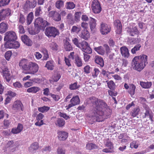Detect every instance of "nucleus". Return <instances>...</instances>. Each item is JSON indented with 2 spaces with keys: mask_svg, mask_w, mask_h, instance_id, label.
<instances>
[{
  "mask_svg": "<svg viewBox=\"0 0 154 154\" xmlns=\"http://www.w3.org/2000/svg\"><path fill=\"white\" fill-rule=\"evenodd\" d=\"M60 77L61 75L60 74L57 72L55 73L52 76L53 79L50 80V82L51 83H52L53 82H57L59 80Z\"/></svg>",
  "mask_w": 154,
  "mask_h": 154,
  "instance_id": "obj_29",
  "label": "nucleus"
},
{
  "mask_svg": "<svg viewBox=\"0 0 154 154\" xmlns=\"http://www.w3.org/2000/svg\"><path fill=\"white\" fill-rule=\"evenodd\" d=\"M57 154H65V151L62 148L59 147L57 149Z\"/></svg>",
  "mask_w": 154,
  "mask_h": 154,
  "instance_id": "obj_60",
  "label": "nucleus"
},
{
  "mask_svg": "<svg viewBox=\"0 0 154 154\" xmlns=\"http://www.w3.org/2000/svg\"><path fill=\"white\" fill-rule=\"evenodd\" d=\"M98 147V146L96 144L92 143H88L86 145V149L89 150L97 149Z\"/></svg>",
  "mask_w": 154,
  "mask_h": 154,
  "instance_id": "obj_33",
  "label": "nucleus"
},
{
  "mask_svg": "<svg viewBox=\"0 0 154 154\" xmlns=\"http://www.w3.org/2000/svg\"><path fill=\"white\" fill-rule=\"evenodd\" d=\"M44 56L43 57V59L44 60H46L49 58V55L48 52L46 50H45L43 51Z\"/></svg>",
  "mask_w": 154,
  "mask_h": 154,
  "instance_id": "obj_57",
  "label": "nucleus"
},
{
  "mask_svg": "<svg viewBox=\"0 0 154 154\" xmlns=\"http://www.w3.org/2000/svg\"><path fill=\"white\" fill-rule=\"evenodd\" d=\"M39 147V145L37 142H35L32 143L30 146L29 148V151L32 153H34L35 152L36 150Z\"/></svg>",
  "mask_w": 154,
  "mask_h": 154,
  "instance_id": "obj_19",
  "label": "nucleus"
},
{
  "mask_svg": "<svg viewBox=\"0 0 154 154\" xmlns=\"http://www.w3.org/2000/svg\"><path fill=\"white\" fill-rule=\"evenodd\" d=\"M105 146L109 147L110 149H113V144L110 141H109V139H107L106 141V142L105 143Z\"/></svg>",
  "mask_w": 154,
  "mask_h": 154,
  "instance_id": "obj_49",
  "label": "nucleus"
},
{
  "mask_svg": "<svg viewBox=\"0 0 154 154\" xmlns=\"http://www.w3.org/2000/svg\"><path fill=\"white\" fill-rule=\"evenodd\" d=\"M81 28L80 26H73L71 30L72 32H75L78 34L80 31Z\"/></svg>",
  "mask_w": 154,
  "mask_h": 154,
  "instance_id": "obj_45",
  "label": "nucleus"
},
{
  "mask_svg": "<svg viewBox=\"0 0 154 154\" xmlns=\"http://www.w3.org/2000/svg\"><path fill=\"white\" fill-rule=\"evenodd\" d=\"M88 44L87 42V44H84L83 47H81L82 51L88 54H91L92 52V50L91 48L88 45Z\"/></svg>",
  "mask_w": 154,
  "mask_h": 154,
  "instance_id": "obj_25",
  "label": "nucleus"
},
{
  "mask_svg": "<svg viewBox=\"0 0 154 154\" xmlns=\"http://www.w3.org/2000/svg\"><path fill=\"white\" fill-rule=\"evenodd\" d=\"M91 69V67L88 65H87L84 68V72L87 74L90 72V70Z\"/></svg>",
  "mask_w": 154,
  "mask_h": 154,
  "instance_id": "obj_56",
  "label": "nucleus"
},
{
  "mask_svg": "<svg viewBox=\"0 0 154 154\" xmlns=\"http://www.w3.org/2000/svg\"><path fill=\"white\" fill-rule=\"evenodd\" d=\"M29 33L31 35H35L39 33L40 31L38 29H36V27L35 26V28L34 31L32 30H29Z\"/></svg>",
  "mask_w": 154,
  "mask_h": 154,
  "instance_id": "obj_54",
  "label": "nucleus"
},
{
  "mask_svg": "<svg viewBox=\"0 0 154 154\" xmlns=\"http://www.w3.org/2000/svg\"><path fill=\"white\" fill-rule=\"evenodd\" d=\"M81 14L82 12H78L75 13V20L76 21H78L80 20Z\"/></svg>",
  "mask_w": 154,
  "mask_h": 154,
  "instance_id": "obj_53",
  "label": "nucleus"
},
{
  "mask_svg": "<svg viewBox=\"0 0 154 154\" xmlns=\"http://www.w3.org/2000/svg\"><path fill=\"white\" fill-rule=\"evenodd\" d=\"M49 24L46 20H44L40 17L37 18L34 23L35 26L36 27V29H38L39 31L40 30H44L45 27Z\"/></svg>",
  "mask_w": 154,
  "mask_h": 154,
  "instance_id": "obj_3",
  "label": "nucleus"
},
{
  "mask_svg": "<svg viewBox=\"0 0 154 154\" xmlns=\"http://www.w3.org/2000/svg\"><path fill=\"white\" fill-rule=\"evenodd\" d=\"M89 33L87 29H84L79 33V35L80 37L86 40L89 37Z\"/></svg>",
  "mask_w": 154,
  "mask_h": 154,
  "instance_id": "obj_15",
  "label": "nucleus"
},
{
  "mask_svg": "<svg viewBox=\"0 0 154 154\" xmlns=\"http://www.w3.org/2000/svg\"><path fill=\"white\" fill-rule=\"evenodd\" d=\"M10 122L8 120H5L4 121V125L5 128L9 127L10 125Z\"/></svg>",
  "mask_w": 154,
  "mask_h": 154,
  "instance_id": "obj_64",
  "label": "nucleus"
},
{
  "mask_svg": "<svg viewBox=\"0 0 154 154\" xmlns=\"http://www.w3.org/2000/svg\"><path fill=\"white\" fill-rule=\"evenodd\" d=\"M40 90V88L37 87H32L28 88L27 91L28 92L32 93H36Z\"/></svg>",
  "mask_w": 154,
  "mask_h": 154,
  "instance_id": "obj_37",
  "label": "nucleus"
},
{
  "mask_svg": "<svg viewBox=\"0 0 154 154\" xmlns=\"http://www.w3.org/2000/svg\"><path fill=\"white\" fill-rule=\"evenodd\" d=\"M141 48V45L140 44H138L135 45L131 50V52L133 54H136L137 52L140 50Z\"/></svg>",
  "mask_w": 154,
  "mask_h": 154,
  "instance_id": "obj_32",
  "label": "nucleus"
},
{
  "mask_svg": "<svg viewBox=\"0 0 154 154\" xmlns=\"http://www.w3.org/2000/svg\"><path fill=\"white\" fill-rule=\"evenodd\" d=\"M94 50L100 54L103 55L105 53V51L101 46L95 47Z\"/></svg>",
  "mask_w": 154,
  "mask_h": 154,
  "instance_id": "obj_34",
  "label": "nucleus"
},
{
  "mask_svg": "<svg viewBox=\"0 0 154 154\" xmlns=\"http://www.w3.org/2000/svg\"><path fill=\"white\" fill-rule=\"evenodd\" d=\"M53 19L56 21H60L61 20L60 14L57 12H55V14Z\"/></svg>",
  "mask_w": 154,
  "mask_h": 154,
  "instance_id": "obj_48",
  "label": "nucleus"
},
{
  "mask_svg": "<svg viewBox=\"0 0 154 154\" xmlns=\"http://www.w3.org/2000/svg\"><path fill=\"white\" fill-rule=\"evenodd\" d=\"M75 64L77 66L80 67L82 65V60L78 56L75 57Z\"/></svg>",
  "mask_w": 154,
  "mask_h": 154,
  "instance_id": "obj_38",
  "label": "nucleus"
},
{
  "mask_svg": "<svg viewBox=\"0 0 154 154\" xmlns=\"http://www.w3.org/2000/svg\"><path fill=\"white\" fill-rule=\"evenodd\" d=\"M11 55V51H9L5 53V57L7 60H9L10 59Z\"/></svg>",
  "mask_w": 154,
  "mask_h": 154,
  "instance_id": "obj_51",
  "label": "nucleus"
},
{
  "mask_svg": "<svg viewBox=\"0 0 154 154\" xmlns=\"http://www.w3.org/2000/svg\"><path fill=\"white\" fill-rule=\"evenodd\" d=\"M127 31L130 35L133 36L135 35H138L139 33L136 27H132L131 29H128Z\"/></svg>",
  "mask_w": 154,
  "mask_h": 154,
  "instance_id": "obj_21",
  "label": "nucleus"
},
{
  "mask_svg": "<svg viewBox=\"0 0 154 154\" xmlns=\"http://www.w3.org/2000/svg\"><path fill=\"white\" fill-rule=\"evenodd\" d=\"M7 147L12 148L11 149V151L13 152L16 150V148L17 146L16 142H14L13 140L9 141L6 145Z\"/></svg>",
  "mask_w": 154,
  "mask_h": 154,
  "instance_id": "obj_17",
  "label": "nucleus"
},
{
  "mask_svg": "<svg viewBox=\"0 0 154 154\" xmlns=\"http://www.w3.org/2000/svg\"><path fill=\"white\" fill-rule=\"evenodd\" d=\"M11 14V10L8 8L3 9L0 11V22L5 20L7 17Z\"/></svg>",
  "mask_w": 154,
  "mask_h": 154,
  "instance_id": "obj_11",
  "label": "nucleus"
},
{
  "mask_svg": "<svg viewBox=\"0 0 154 154\" xmlns=\"http://www.w3.org/2000/svg\"><path fill=\"white\" fill-rule=\"evenodd\" d=\"M93 12L95 14H99L102 10V8L99 2L97 0H94L91 4Z\"/></svg>",
  "mask_w": 154,
  "mask_h": 154,
  "instance_id": "obj_6",
  "label": "nucleus"
},
{
  "mask_svg": "<svg viewBox=\"0 0 154 154\" xmlns=\"http://www.w3.org/2000/svg\"><path fill=\"white\" fill-rule=\"evenodd\" d=\"M108 86L111 90L113 91L115 90L116 85L114 82L112 80L109 81L107 83Z\"/></svg>",
  "mask_w": 154,
  "mask_h": 154,
  "instance_id": "obj_47",
  "label": "nucleus"
},
{
  "mask_svg": "<svg viewBox=\"0 0 154 154\" xmlns=\"http://www.w3.org/2000/svg\"><path fill=\"white\" fill-rule=\"evenodd\" d=\"M64 48L65 50L67 51H70L72 49L71 45L67 40L64 43Z\"/></svg>",
  "mask_w": 154,
  "mask_h": 154,
  "instance_id": "obj_35",
  "label": "nucleus"
},
{
  "mask_svg": "<svg viewBox=\"0 0 154 154\" xmlns=\"http://www.w3.org/2000/svg\"><path fill=\"white\" fill-rule=\"evenodd\" d=\"M19 29V32L20 33H24L25 32V30L23 26L21 25H20L18 28Z\"/></svg>",
  "mask_w": 154,
  "mask_h": 154,
  "instance_id": "obj_62",
  "label": "nucleus"
},
{
  "mask_svg": "<svg viewBox=\"0 0 154 154\" xmlns=\"http://www.w3.org/2000/svg\"><path fill=\"white\" fill-rule=\"evenodd\" d=\"M8 28V25L6 23L2 22L0 23V33L3 34L6 32Z\"/></svg>",
  "mask_w": 154,
  "mask_h": 154,
  "instance_id": "obj_22",
  "label": "nucleus"
},
{
  "mask_svg": "<svg viewBox=\"0 0 154 154\" xmlns=\"http://www.w3.org/2000/svg\"><path fill=\"white\" fill-rule=\"evenodd\" d=\"M135 89L136 87L134 85L132 84L130 85L129 93L130 94L131 97L134 95L135 93Z\"/></svg>",
  "mask_w": 154,
  "mask_h": 154,
  "instance_id": "obj_41",
  "label": "nucleus"
},
{
  "mask_svg": "<svg viewBox=\"0 0 154 154\" xmlns=\"http://www.w3.org/2000/svg\"><path fill=\"white\" fill-rule=\"evenodd\" d=\"M94 62L101 67H103L104 65L103 60L102 58L98 56H95L94 58Z\"/></svg>",
  "mask_w": 154,
  "mask_h": 154,
  "instance_id": "obj_20",
  "label": "nucleus"
},
{
  "mask_svg": "<svg viewBox=\"0 0 154 154\" xmlns=\"http://www.w3.org/2000/svg\"><path fill=\"white\" fill-rule=\"evenodd\" d=\"M120 51L123 57L128 58L129 56L128 50L126 47L123 46L121 47Z\"/></svg>",
  "mask_w": 154,
  "mask_h": 154,
  "instance_id": "obj_14",
  "label": "nucleus"
},
{
  "mask_svg": "<svg viewBox=\"0 0 154 154\" xmlns=\"http://www.w3.org/2000/svg\"><path fill=\"white\" fill-rule=\"evenodd\" d=\"M25 22V19L23 15L21 14H20V17L19 22L20 23H23Z\"/></svg>",
  "mask_w": 154,
  "mask_h": 154,
  "instance_id": "obj_59",
  "label": "nucleus"
},
{
  "mask_svg": "<svg viewBox=\"0 0 154 154\" xmlns=\"http://www.w3.org/2000/svg\"><path fill=\"white\" fill-rule=\"evenodd\" d=\"M64 5V1L62 0L57 1L55 3L56 7L58 9H60L63 7Z\"/></svg>",
  "mask_w": 154,
  "mask_h": 154,
  "instance_id": "obj_44",
  "label": "nucleus"
},
{
  "mask_svg": "<svg viewBox=\"0 0 154 154\" xmlns=\"http://www.w3.org/2000/svg\"><path fill=\"white\" fill-rule=\"evenodd\" d=\"M67 19L69 24H72L74 23V20L71 14L69 13L67 14Z\"/></svg>",
  "mask_w": 154,
  "mask_h": 154,
  "instance_id": "obj_39",
  "label": "nucleus"
},
{
  "mask_svg": "<svg viewBox=\"0 0 154 154\" xmlns=\"http://www.w3.org/2000/svg\"><path fill=\"white\" fill-rule=\"evenodd\" d=\"M114 24L117 28L116 33L118 34H120L122 31V26L120 21L118 20H115L114 21Z\"/></svg>",
  "mask_w": 154,
  "mask_h": 154,
  "instance_id": "obj_18",
  "label": "nucleus"
},
{
  "mask_svg": "<svg viewBox=\"0 0 154 154\" xmlns=\"http://www.w3.org/2000/svg\"><path fill=\"white\" fill-rule=\"evenodd\" d=\"M140 109L139 107L137 106L133 109L130 113L131 116L133 117H136L138 115L140 112Z\"/></svg>",
  "mask_w": 154,
  "mask_h": 154,
  "instance_id": "obj_30",
  "label": "nucleus"
},
{
  "mask_svg": "<svg viewBox=\"0 0 154 154\" xmlns=\"http://www.w3.org/2000/svg\"><path fill=\"white\" fill-rule=\"evenodd\" d=\"M0 72L3 73V75L6 79L7 81L9 82L11 79L8 69L4 67H2L0 69Z\"/></svg>",
  "mask_w": 154,
  "mask_h": 154,
  "instance_id": "obj_12",
  "label": "nucleus"
},
{
  "mask_svg": "<svg viewBox=\"0 0 154 154\" xmlns=\"http://www.w3.org/2000/svg\"><path fill=\"white\" fill-rule=\"evenodd\" d=\"M13 85L14 86L15 88H21L22 87V85L21 84V83L19 82H16L13 84Z\"/></svg>",
  "mask_w": 154,
  "mask_h": 154,
  "instance_id": "obj_63",
  "label": "nucleus"
},
{
  "mask_svg": "<svg viewBox=\"0 0 154 154\" xmlns=\"http://www.w3.org/2000/svg\"><path fill=\"white\" fill-rule=\"evenodd\" d=\"M80 87L79 85H77V82H75L70 84L69 86V88L71 90H73L78 89Z\"/></svg>",
  "mask_w": 154,
  "mask_h": 154,
  "instance_id": "obj_43",
  "label": "nucleus"
},
{
  "mask_svg": "<svg viewBox=\"0 0 154 154\" xmlns=\"http://www.w3.org/2000/svg\"><path fill=\"white\" fill-rule=\"evenodd\" d=\"M34 18L32 12H30L27 15L26 18V23L27 25H29L32 22Z\"/></svg>",
  "mask_w": 154,
  "mask_h": 154,
  "instance_id": "obj_31",
  "label": "nucleus"
},
{
  "mask_svg": "<svg viewBox=\"0 0 154 154\" xmlns=\"http://www.w3.org/2000/svg\"><path fill=\"white\" fill-rule=\"evenodd\" d=\"M50 109V107L47 106H43L38 107V110L39 112L42 113L46 112L48 111Z\"/></svg>",
  "mask_w": 154,
  "mask_h": 154,
  "instance_id": "obj_46",
  "label": "nucleus"
},
{
  "mask_svg": "<svg viewBox=\"0 0 154 154\" xmlns=\"http://www.w3.org/2000/svg\"><path fill=\"white\" fill-rule=\"evenodd\" d=\"M75 5L72 2H68L66 3V8L67 9H71L74 8Z\"/></svg>",
  "mask_w": 154,
  "mask_h": 154,
  "instance_id": "obj_42",
  "label": "nucleus"
},
{
  "mask_svg": "<svg viewBox=\"0 0 154 154\" xmlns=\"http://www.w3.org/2000/svg\"><path fill=\"white\" fill-rule=\"evenodd\" d=\"M87 103L91 105L88 116L94 122H102L111 115V110L103 100L92 97L88 99Z\"/></svg>",
  "mask_w": 154,
  "mask_h": 154,
  "instance_id": "obj_1",
  "label": "nucleus"
},
{
  "mask_svg": "<svg viewBox=\"0 0 154 154\" xmlns=\"http://www.w3.org/2000/svg\"><path fill=\"white\" fill-rule=\"evenodd\" d=\"M5 42V43L4 46L5 48L17 49L20 46V43L17 41L14 40L12 42Z\"/></svg>",
  "mask_w": 154,
  "mask_h": 154,
  "instance_id": "obj_9",
  "label": "nucleus"
},
{
  "mask_svg": "<svg viewBox=\"0 0 154 154\" xmlns=\"http://www.w3.org/2000/svg\"><path fill=\"white\" fill-rule=\"evenodd\" d=\"M108 92L109 95L110 96H116L117 94V93L116 91H113L111 90H108Z\"/></svg>",
  "mask_w": 154,
  "mask_h": 154,
  "instance_id": "obj_61",
  "label": "nucleus"
},
{
  "mask_svg": "<svg viewBox=\"0 0 154 154\" xmlns=\"http://www.w3.org/2000/svg\"><path fill=\"white\" fill-rule=\"evenodd\" d=\"M70 102H72L75 105L79 104L80 103V100L78 96L73 97L70 100Z\"/></svg>",
  "mask_w": 154,
  "mask_h": 154,
  "instance_id": "obj_36",
  "label": "nucleus"
},
{
  "mask_svg": "<svg viewBox=\"0 0 154 154\" xmlns=\"http://www.w3.org/2000/svg\"><path fill=\"white\" fill-rule=\"evenodd\" d=\"M59 115L61 117H62L66 120L70 118L69 116L67 115L66 113H64L60 112L59 113Z\"/></svg>",
  "mask_w": 154,
  "mask_h": 154,
  "instance_id": "obj_58",
  "label": "nucleus"
},
{
  "mask_svg": "<svg viewBox=\"0 0 154 154\" xmlns=\"http://www.w3.org/2000/svg\"><path fill=\"white\" fill-rule=\"evenodd\" d=\"M152 82H140V85L141 86L144 88H149L152 85Z\"/></svg>",
  "mask_w": 154,
  "mask_h": 154,
  "instance_id": "obj_28",
  "label": "nucleus"
},
{
  "mask_svg": "<svg viewBox=\"0 0 154 154\" xmlns=\"http://www.w3.org/2000/svg\"><path fill=\"white\" fill-rule=\"evenodd\" d=\"M21 39L25 44L28 46L32 45V42L29 37L26 35H23L21 36Z\"/></svg>",
  "mask_w": 154,
  "mask_h": 154,
  "instance_id": "obj_16",
  "label": "nucleus"
},
{
  "mask_svg": "<svg viewBox=\"0 0 154 154\" xmlns=\"http://www.w3.org/2000/svg\"><path fill=\"white\" fill-rule=\"evenodd\" d=\"M58 137L60 140H64L68 137V134L66 132L60 131L58 132Z\"/></svg>",
  "mask_w": 154,
  "mask_h": 154,
  "instance_id": "obj_23",
  "label": "nucleus"
},
{
  "mask_svg": "<svg viewBox=\"0 0 154 154\" xmlns=\"http://www.w3.org/2000/svg\"><path fill=\"white\" fill-rule=\"evenodd\" d=\"M147 59V56L144 54L135 57L131 62L133 69L138 71H141L148 64Z\"/></svg>",
  "mask_w": 154,
  "mask_h": 154,
  "instance_id": "obj_2",
  "label": "nucleus"
},
{
  "mask_svg": "<svg viewBox=\"0 0 154 154\" xmlns=\"http://www.w3.org/2000/svg\"><path fill=\"white\" fill-rule=\"evenodd\" d=\"M45 33L46 35L49 37H55L59 34L58 30L54 27L47 28Z\"/></svg>",
  "mask_w": 154,
  "mask_h": 154,
  "instance_id": "obj_4",
  "label": "nucleus"
},
{
  "mask_svg": "<svg viewBox=\"0 0 154 154\" xmlns=\"http://www.w3.org/2000/svg\"><path fill=\"white\" fill-rule=\"evenodd\" d=\"M30 62H29L28 60L25 59H21L19 63V66L23 70L28 72L30 67Z\"/></svg>",
  "mask_w": 154,
  "mask_h": 154,
  "instance_id": "obj_7",
  "label": "nucleus"
},
{
  "mask_svg": "<svg viewBox=\"0 0 154 154\" xmlns=\"http://www.w3.org/2000/svg\"><path fill=\"white\" fill-rule=\"evenodd\" d=\"M30 67L28 72H25L26 74H34L37 72L38 70V66L35 63L30 62Z\"/></svg>",
  "mask_w": 154,
  "mask_h": 154,
  "instance_id": "obj_8",
  "label": "nucleus"
},
{
  "mask_svg": "<svg viewBox=\"0 0 154 154\" xmlns=\"http://www.w3.org/2000/svg\"><path fill=\"white\" fill-rule=\"evenodd\" d=\"M100 32L103 35H106L110 31V27L106 24L102 23L101 25Z\"/></svg>",
  "mask_w": 154,
  "mask_h": 154,
  "instance_id": "obj_13",
  "label": "nucleus"
},
{
  "mask_svg": "<svg viewBox=\"0 0 154 154\" xmlns=\"http://www.w3.org/2000/svg\"><path fill=\"white\" fill-rule=\"evenodd\" d=\"M11 0H1L0 1V7L8 5Z\"/></svg>",
  "mask_w": 154,
  "mask_h": 154,
  "instance_id": "obj_50",
  "label": "nucleus"
},
{
  "mask_svg": "<svg viewBox=\"0 0 154 154\" xmlns=\"http://www.w3.org/2000/svg\"><path fill=\"white\" fill-rule=\"evenodd\" d=\"M72 42L77 47L80 48H81V47H83L84 44H87V42L85 41L79 42L78 39L76 38L72 39Z\"/></svg>",
  "mask_w": 154,
  "mask_h": 154,
  "instance_id": "obj_24",
  "label": "nucleus"
},
{
  "mask_svg": "<svg viewBox=\"0 0 154 154\" xmlns=\"http://www.w3.org/2000/svg\"><path fill=\"white\" fill-rule=\"evenodd\" d=\"M17 38L16 33L13 31H9L5 34V36L4 38V41L5 42H12L16 40Z\"/></svg>",
  "mask_w": 154,
  "mask_h": 154,
  "instance_id": "obj_5",
  "label": "nucleus"
},
{
  "mask_svg": "<svg viewBox=\"0 0 154 154\" xmlns=\"http://www.w3.org/2000/svg\"><path fill=\"white\" fill-rule=\"evenodd\" d=\"M50 47L54 50H57L58 48V46L55 42H52L51 43Z\"/></svg>",
  "mask_w": 154,
  "mask_h": 154,
  "instance_id": "obj_52",
  "label": "nucleus"
},
{
  "mask_svg": "<svg viewBox=\"0 0 154 154\" xmlns=\"http://www.w3.org/2000/svg\"><path fill=\"white\" fill-rule=\"evenodd\" d=\"M90 20L89 22L90 28L91 31H94L96 26V23L95 20L91 17L89 18Z\"/></svg>",
  "mask_w": 154,
  "mask_h": 154,
  "instance_id": "obj_27",
  "label": "nucleus"
},
{
  "mask_svg": "<svg viewBox=\"0 0 154 154\" xmlns=\"http://www.w3.org/2000/svg\"><path fill=\"white\" fill-rule=\"evenodd\" d=\"M55 65L54 62L52 60H51L47 61L45 66L48 69L52 70L54 69Z\"/></svg>",
  "mask_w": 154,
  "mask_h": 154,
  "instance_id": "obj_26",
  "label": "nucleus"
},
{
  "mask_svg": "<svg viewBox=\"0 0 154 154\" xmlns=\"http://www.w3.org/2000/svg\"><path fill=\"white\" fill-rule=\"evenodd\" d=\"M13 109L17 111L24 110V107L21 102L20 100H16L14 102L13 105Z\"/></svg>",
  "mask_w": 154,
  "mask_h": 154,
  "instance_id": "obj_10",
  "label": "nucleus"
},
{
  "mask_svg": "<svg viewBox=\"0 0 154 154\" xmlns=\"http://www.w3.org/2000/svg\"><path fill=\"white\" fill-rule=\"evenodd\" d=\"M57 125L59 127H62L65 124V121L62 118L58 119L56 123Z\"/></svg>",
  "mask_w": 154,
  "mask_h": 154,
  "instance_id": "obj_40",
  "label": "nucleus"
},
{
  "mask_svg": "<svg viewBox=\"0 0 154 154\" xmlns=\"http://www.w3.org/2000/svg\"><path fill=\"white\" fill-rule=\"evenodd\" d=\"M25 6L26 8H32V6L31 4V2L29 0L27 1L25 4Z\"/></svg>",
  "mask_w": 154,
  "mask_h": 154,
  "instance_id": "obj_55",
  "label": "nucleus"
}]
</instances>
